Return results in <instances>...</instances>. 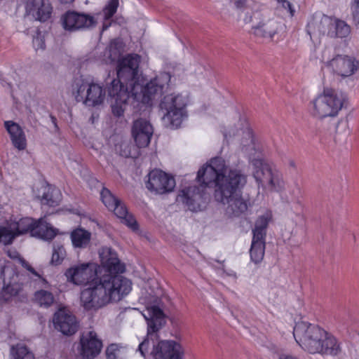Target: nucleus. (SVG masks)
<instances>
[{
  "mask_svg": "<svg viewBox=\"0 0 359 359\" xmlns=\"http://www.w3.org/2000/svg\"><path fill=\"white\" fill-rule=\"evenodd\" d=\"M200 187L193 186L182 189L177 201L184 204L193 212L201 210L208 198L205 187L215 186V199L227 203L226 212L230 216L238 217L245 212L248 201L238 194L247 182V177L237 169L227 170L225 161L221 158H215L204 165L197 173Z\"/></svg>",
  "mask_w": 359,
  "mask_h": 359,
  "instance_id": "obj_1",
  "label": "nucleus"
},
{
  "mask_svg": "<svg viewBox=\"0 0 359 359\" xmlns=\"http://www.w3.org/2000/svg\"><path fill=\"white\" fill-rule=\"evenodd\" d=\"M101 263L108 272L97 277L81 292V304L87 311L97 310L108 304L121 301L132 289L128 278L116 273H123L125 266L121 263L116 253L105 248L100 253Z\"/></svg>",
  "mask_w": 359,
  "mask_h": 359,
  "instance_id": "obj_2",
  "label": "nucleus"
},
{
  "mask_svg": "<svg viewBox=\"0 0 359 359\" xmlns=\"http://www.w3.org/2000/svg\"><path fill=\"white\" fill-rule=\"evenodd\" d=\"M140 62V57L137 54H129L118 60V79H113L107 89L112 113L116 116L123 114L130 90L138 83Z\"/></svg>",
  "mask_w": 359,
  "mask_h": 359,
  "instance_id": "obj_3",
  "label": "nucleus"
},
{
  "mask_svg": "<svg viewBox=\"0 0 359 359\" xmlns=\"http://www.w3.org/2000/svg\"><path fill=\"white\" fill-rule=\"evenodd\" d=\"M293 335L302 348L309 353L337 355L341 351L337 339L318 325L298 322L294 327Z\"/></svg>",
  "mask_w": 359,
  "mask_h": 359,
  "instance_id": "obj_4",
  "label": "nucleus"
},
{
  "mask_svg": "<svg viewBox=\"0 0 359 359\" xmlns=\"http://www.w3.org/2000/svg\"><path fill=\"white\" fill-rule=\"evenodd\" d=\"M346 96L334 89L325 88L313 102V114L318 118L334 117L343 107Z\"/></svg>",
  "mask_w": 359,
  "mask_h": 359,
  "instance_id": "obj_5",
  "label": "nucleus"
},
{
  "mask_svg": "<svg viewBox=\"0 0 359 359\" xmlns=\"http://www.w3.org/2000/svg\"><path fill=\"white\" fill-rule=\"evenodd\" d=\"M171 76L168 72L161 73L158 76L151 80L144 86L137 83L130 90V97L149 104L156 96L166 91L170 81Z\"/></svg>",
  "mask_w": 359,
  "mask_h": 359,
  "instance_id": "obj_6",
  "label": "nucleus"
},
{
  "mask_svg": "<svg viewBox=\"0 0 359 359\" xmlns=\"http://www.w3.org/2000/svg\"><path fill=\"white\" fill-rule=\"evenodd\" d=\"M186 103L180 95H168L161 101L159 107L163 114V121L166 127L177 128L184 116Z\"/></svg>",
  "mask_w": 359,
  "mask_h": 359,
  "instance_id": "obj_7",
  "label": "nucleus"
},
{
  "mask_svg": "<svg viewBox=\"0 0 359 359\" xmlns=\"http://www.w3.org/2000/svg\"><path fill=\"white\" fill-rule=\"evenodd\" d=\"M149 317L145 316L147 320V335L144 340L139 344L137 351L141 355L146 358L147 355H151V351L154 343L153 337H157L156 334L165 324L164 313L158 306H153L147 309Z\"/></svg>",
  "mask_w": 359,
  "mask_h": 359,
  "instance_id": "obj_8",
  "label": "nucleus"
},
{
  "mask_svg": "<svg viewBox=\"0 0 359 359\" xmlns=\"http://www.w3.org/2000/svg\"><path fill=\"white\" fill-rule=\"evenodd\" d=\"M72 94L77 102L86 106L95 107L102 104L105 90L98 84L88 83L81 79H76L72 84Z\"/></svg>",
  "mask_w": 359,
  "mask_h": 359,
  "instance_id": "obj_9",
  "label": "nucleus"
},
{
  "mask_svg": "<svg viewBox=\"0 0 359 359\" xmlns=\"http://www.w3.org/2000/svg\"><path fill=\"white\" fill-rule=\"evenodd\" d=\"M101 199L105 206L121 219V222L133 231L138 229V225L133 215L128 212L126 205L119 199L116 198L111 191L103 188L101 193Z\"/></svg>",
  "mask_w": 359,
  "mask_h": 359,
  "instance_id": "obj_10",
  "label": "nucleus"
},
{
  "mask_svg": "<svg viewBox=\"0 0 359 359\" xmlns=\"http://www.w3.org/2000/svg\"><path fill=\"white\" fill-rule=\"evenodd\" d=\"M63 28L69 32H76L95 27V18L89 14L69 11L61 17Z\"/></svg>",
  "mask_w": 359,
  "mask_h": 359,
  "instance_id": "obj_11",
  "label": "nucleus"
},
{
  "mask_svg": "<svg viewBox=\"0 0 359 359\" xmlns=\"http://www.w3.org/2000/svg\"><path fill=\"white\" fill-rule=\"evenodd\" d=\"M175 187V180L161 170H153L148 174L146 187L156 194L171 192Z\"/></svg>",
  "mask_w": 359,
  "mask_h": 359,
  "instance_id": "obj_12",
  "label": "nucleus"
},
{
  "mask_svg": "<svg viewBox=\"0 0 359 359\" xmlns=\"http://www.w3.org/2000/svg\"><path fill=\"white\" fill-rule=\"evenodd\" d=\"M102 342L94 331L83 332L80 336L78 351L84 359H93L101 352Z\"/></svg>",
  "mask_w": 359,
  "mask_h": 359,
  "instance_id": "obj_13",
  "label": "nucleus"
},
{
  "mask_svg": "<svg viewBox=\"0 0 359 359\" xmlns=\"http://www.w3.org/2000/svg\"><path fill=\"white\" fill-rule=\"evenodd\" d=\"M53 323L55 329L65 336L74 334L79 326L75 316L65 309H59L55 313Z\"/></svg>",
  "mask_w": 359,
  "mask_h": 359,
  "instance_id": "obj_14",
  "label": "nucleus"
},
{
  "mask_svg": "<svg viewBox=\"0 0 359 359\" xmlns=\"http://www.w3.org/2000/svg\"><path fill=\"white\" fill-rule=\"evenodd\" d=\"M183 353L181 345L172 340L158 341L151 351L154 359H182Z\"/></svg>",
  "mask_w": 359,
  "mask_h": 359,
  "instance_id": "obj_15",
  "label": "nucleus"
},
{
  "mask_svg": "<svg viewBox=\"0 0 359 359\" xmlns=\"http://www.w3.org/2000/svg\"><path fill=\"white\" fill-rule=\"evenodd\" d=\"M97 272L93 265L89 263L81 264L68 269L65 272L67 280L75 285H83L93 282Z\"/></svg>",
  "mask_w": 359,
  "mask_h": 359,
  "instance_id": "obj_16",
  "label": "nucleus"
},
{
  "mask_svg": "<svg viewBox=\"0 0 359 359\" xmlns=\"http://www.w3.org/2000/svg\"><path fill=\"white\" fill-rule=\"evenodd\" d=\"M329 68L334 74L344 78L355 73L358 68V62L353 57L337 54L330 61Z\"/></svg>",
  "mask_w": 359,
  "mask_h": 359,
  "instance_id": "obj_17",
  "label": "nucleus"
},
{
  "mask_svg": "<svg viewBox=\"0 0 359 359\" xmlns=\"http://www.w3.org/2000/svg\"><path fill=\"white\" fill-rule=\"evenodd\" d=\"M25 13L35 20L45 22L50 18L52 6L48 0H24Z\"/></svg>",
  "mask_w": 359,
  "mask_h": 359,
  "instance_id": "obj_18",
  "label": "nucleus"
},
{
  "mask_svg": "<svg viewBox=\"0 0 359 359\" xmlns=\"http://www.w3.org/2000/svg\"><path fill=\"white\" fill-rule=\"evenodd\" d=\"M153 132L152 126L146 119L138 118L133 122L132 135L137 147H145L148 146Z\"/></svg>",
  "mask_w": 359,
  "mask_h": 359,
  "instance_id": "obj_19",
  "label": "nucleus"
},
{
  "mask_svg": "<svg viewBox=\"0 0 359 359\" xmlns=\"http://www.w3.org/2000/svg\"><path fill=\"white\" fill-rule=\"evenodd\" d=\"M241 137L240 141V147L243 151L248 154H251L255 150V144L252 130L245 128L244 130L231 128L228 133H224V137Z\"/></svg>",
  "mask_w": 359,
  "mask_h": 359,
  "instance_id": "obj_20",
  "label": "nucleus"
},
{
  "mask_svg": "<svg viewBox=\"0 0 359 359\" xmlns=\"http://www.w3.org/2000/svg\"><path fill=\"white\" fill-rule=\"evenodd\" d=\"M333 18L323 15L319 20H314L307 25V32L311 37L313 36L327 35L332 29Z\"/></svg>",
  "mask_w": 359,
  "mask_h": 359,
  "instance_id": "obj_21",
  "label": "nucleus"
},
{
  "mask_svg": "<svg viewBox=\"0 0 359 359\" xmlns=\"http://www.w3.org/2000/svg\"><path fill=\"white\" fill-rule=\"evenodd\" d=\"M278 23L273 19H263L259 23L253 25L252 33L258 37L272 39L276 34Z\"/></svg>",
  "mask_w": 359,
  "mask_h": 359,
  "instance_id": "obj_22",
  "label": "nucleus"
},
{
  "mask_svg": "<svg viewBox=\"0 0 359 359\" xmlns=\"http://www.w3.org/2000/svg\"><path fill=\"white\" fill-rule=\"evenodd\" d=\"M37 196L41 199L43 205H47L50 207L58 205L61 201L60 191L49 185H42L39 190V194Z\"/></svg>",
  "mask_w": 359,
  "mask_h": 359,
  "instance_id": "obj_23",
  "label": "nucleus"
},
{
  "mask_svg": "<svg viewBox=\"0 0 359 359\" xmlns=\"http://www.w3.org/2000/svg\"><path fill=\"white\" fill-rule=\"evenodd\" d=\"M252 165L253 166L252 175L256 182L263 187H266V183L273 172L272 169L260 159H253Z\"/></svg>",
  "mask_w": 359,
  "mask_h": 359,
  "instance_id": "obj_24",
  "label": "nucleus"
},
{
  "mask_svg": "<svg viewBox=\"0 0 359 359\" xmlns=\"http://www.w3.org/2000/svg\"><path fill=\"white\" fill-rule=\"evenodd\" d=\"M5 127L10 134L11 139L14 147L19 150H23L26 148V138L20 126L13 122L6 121Z\"/></svg>",
  "mask_w": 359,
  "mask_h": 359,
  "instance_id": "obj_25",
  "label": "nucleus"
},
{
  "mask_svg": "<svg viewBox=\"0 0 359 359\" xmlns=\"http://www.w3.org/2000/svg\"><path fill=\"white\" fill-rule=\"evenodd\" d=\"M55 235V230L41 218L36 221L34 229H32V236L43 240H51Z\"/></svg>",
  "mask_w": 359,
  "mask_h": 359,
  "instance_id": "obj_26",
  "label": "nucleus"
},
{
  "mask_svg": "<svg viewBox=\"0 0 359 359\" xmlns=\"http://www.w3.org/2000/svg\"><path fill=\"white\" fill-rule=\"evenodd\" d=\"M91 233L81 228H77L71 233V239L75 248H84L90 243Z\"/></svg>",
  "mask_w": 359,
  "mask_h": 359,
  "instance_id": "obj_27",
  "label": "nucleus"
},
{
  "mask_svg": "<svg viewBox=\"0 0 359 359\" xmlns=\"http://www.w3.org/2000/svg\"><path fill=\"white\" fill-rule=\"evenodd\" d=\"M271 217V212L270 211H266L264 215L258 217L255 223V229L252 231L253 237H255V239H265L266 229Z\"/></svg>",
  "mask_w": 359,
  "mask_h": 359,
  "instance_id": "obj_28",
  "label": "nucleus"
},
{
  "mask_svg": "<svg viewBox=\"0 0 359 359\" xmlns=\"http://www.w3.org/2000/svg\"><path fill=\"white\" fill-rule=\"evenodd\" d=\"M265 241L264 238L255 239L252 237L251 248L250 250V257L255 263L260 262L264 255Z\"/></svg>",
  "mask_w": 359,
  "mask_h": 359,
  "instance_id": "obj_29",
  "label": "nucleus"
},
{
  "mask_svg": "<svg viewBox=\"0 0 359 359\" xmlns=\"http://www.w3.org/2000/svg\"><path fill=\"white\" fill-rule=\"evenodd\" d=\"M351 33V27L344 21L333 20L332 29L330 33L331 38H346Z\"/></svg>",
  "mask_w": 359,
  "mask_h": 359,
  "instance_id": "obj_30",
  "label": "nucleus"
},
{
  "mask_svg": "<svg viewBox=\"0 0 359 359\" xmlns=\"http://www.w3.org/2000/svg\"><path fill=\"white\" fill-rule=\"evenodd\" d=\"M11 359H34L33 353L23 344H18L11 347Z\"/></svg>",
  "mask_w": 359,
  "mask_h": 359,
  "instance_id": "obj_31",
  "label": "nucleus"
},
{
  "mask_svg": "<svg viewBox=\"0 0 359 359\" xmlns=\"http://www.w3.org/2000/svg\"><path fill=\"white\" fill-rule=\"evenodd\" d=\"M37 220H34L30 217H25L20 219L16 224L15 229L18 236L24 234L29 232L32 234V229H34L36 222Z\"/></svg>",
  "mask_w": 359,
  "mask_h": 359,
  "instance_id": "obj_32",
  "label": "nucleus"
},
{
  "mask_svg": "<svg viewBox=\"0 0 359 359\" xmlns=\"http://www.w3.org/2000/svg\"><path fill=\"white\" fill-rule=\"evenodd\" d=\"M34 300L40 306L46 308L50 306L55 302L53 294L43 290L35 292Z\"/></svg>",
  "mask_w": 359,
  "mask_h": 359,
  "instance_id": "obj_33",
  "label": "nucleus"
},
{
  "mask_svg": "<svg viewBox=\"0 0 359 359\" xmlns=\"http://www.w3.org/2000/svg\"><path fill=\"white\" fill-rule=\"evenodd\" d=\"M266 187H268L271 191H279L284 189L285 183L278 172H273L266 183Z\"/></svg>",
  "mask_w": 359,
  "mask_h": 359,
  "instance_id": "obj_34",
  "label": "nucleus"
},
{
  "mask_svg": "<svg viewBox=\"0 0 359 359\" xmlns=\"http://www.w3.org/2000/svg\"><path fill=\"white\" fill-rule=\"evenodd\" d=\"M18 236L16 231L11 228L0 226V243L4 245H10Z\"/></svg>",
  "mask_w": 359,
  "mask_h": 359,
  "instance_id": "obj_35",
  "label": "nucleus"
},
{
  "mask_svg": "<svg viewBox=\"0 0 359 359\" xmlns=\"http://www.w3.org/2000/svg\"><path fill=\"white\" fill-rule=\"evenodd\" d=\"M20 290V287L17 283H8L4 282L2 290V297L5 301H8L12 297L16 296Z\"/></svg>",
  "mask_w": 359,
  "mask_h": 359,
  "instance_id": "obj_36",
  "label": "nucleus"
},
{
  "mask_svg": "<svg viewBox=\"0 0 359 359\" xmlns=\"http://www.w3.org/2000/svg\"><path fill=\"white\" fill-rule=\"evenodd\" d=\"M337 55L332 47L325 46L319 50L318 57L329 68V62Z\"/></svg>",
  "mask_w": 359,
  "mask_h": 359,
  "instance_id": "obj_37",
  "label": "nucleus"
},
{
  "mask_svg": "<svg viewBox=\"0 0 359 359\" xmlns=\"http://www.w3.org/2000/svg\"><path fill=\"white\" fill-rule=\"evenodd\" d=\"M123 347L116 344H110L106 350L107 359H121Z\"/></svg>",
  "mask_w": 359,
  "mask_h": 359,
  "instance_id": "obj_38",
  "label": "nucleus"
},
{
  "mask_svg": "<svg viewBox=\"0 0 359 359\" xmlns=\"http://www.w3.org/2000/svg\"><path fill=\"white\" fill-rule=\"evenodd\" d=\"M66 256L63 245L57 244L53 246L51 262L56 265L60 264Z\"/></svg>",
  "mask_w": 359,
  "mask_h": 359,
  "instance_id": "obj_39",
  "label": "nucleus"
},
{
  "mask_svg": "<svg viewBox=\"0 0 359 359\" xmlns=\"http://www.w3.org/2000/svg\"><path fill=\"white\" fill-rule=\"evenodd\" d=\"M115 150L120 156L126 158L131 155V145L126 141H123L116 144Z\"/></svg>",
  "mask_w": 359,
  "mask_h": 359,
  "instance_id": "obj_40",
  "label": "nucleus"
},
{
  "mask_svg": "<svg viewBox=\"0 0 359 359\" xmlns=\"http://www.w3.org/2000/svg\"><path fill=\"white\" fill-rule=\"evenodd\" d=\"M118 6V0H110L108 5L104 10V17L106 19L111 18L116 12Z\"/></svg>",
  "mask_w": 359,
  "mask_h": 359,
  "instance_id": "obj_41",
  "label": "nucleus"
},
{
  "mask_svg": "<svg viewBox=\"0 0 359 359\" xmlns=\"http://www.w3.org/2000/svg\"><path fill=\"white\" fill-rule=\"evenodd\" d=\"M121 48V43L115 39L113 40L109 46V52H110V57L112 60H115L117 57L119 56L121 53L120 48Z\"/></svg>",
  "mask_w": 359,
  "mask_h": 359,
  "instance_id": "obj_42",
  "label": "nucleus"
},
{
  "mask_svg": "<svg viewBox=\"0 0 359 359\" xmlns=\"http://www.w3.org/2000/svg\"><path fill=\"white\" fill-rule=\"evenodd\" d=\"M33 46L36 50H43L45 48L46 46L43 36L40 33H38L36 36H34Z\"/></svg>",
  "mask_w": 359,
  "mask_h": 359,
  "instance_id": "obj_43",
  "label": "nucleus"
},
{
  "mask_svg": "<svg viewBox=\"0 0 359 359\" xmlns=\"http://www.w3.org/2000/svg\"><path fill=\"white\" fill-rule=\"evenodd\" d=\"M280 6L287 11L291 16L294 15V10L292 7V4L287 0H277Z\"/></svg>",
  "mask_w": 359,
  "mask_h": 359,
  "instance_id": "obj_44",
  "label": "nucleus"
},
{
  "mask_svg": "<svg viewBox=\"0 0 359 359\" xmlns=\"http://www.w3.org/2000/svg\"><path fill=\"white\" fill-rule=\"evenodd\" d=\"M355 7L353 11V19L359 24V0H355Z\"/></svg>",
  "mask_w": 359,
  "mask_h": 359,
  "instance_id": "obj_45",
  "label": "nucleus"
},
{
  "mask_svg": "<svg viewBox=\"0 0 359 359\" xmlns=\"http://www.w3.org/2000/svg\"><path fill=\"white\" fill-rule=\"evenodd\" d=\"M247 0H236L234 1V6L238 10H243L246 7Z\"/></svg>",
  "mask_w": 359,
  "mask_h": 359,
  "instance_id": "obj_46",
  "label": "nucleus"
},
{
  "mask_svg": "<svg viewBox=\"0 0 359 359\" xmlns=\"http://www.w3.org/2000/svg\"><path fill=\"white\" fill-rule=\"evenodd\" d=\"M22 265L26 268L29 271L35 275L36 276H39V275L36 273V271L32 268L26 261H22Z\"/></svg>",
  "mask_w": 359,
  "mask_h": 359,
  "instance_id": "obj_47",
  "label": "nucleus"
},
{
  "mask_svg": "<svg viewBox=\"0 0 359 359\" xmlns=\"http://www.w3.org/2000/svg\"><path fill=\"white\" fill-rule=\"evenodd\" d=\"M22 265L26 268L29 271L35 275L36 276H39V275L36 273V271L32 268L26 261H22Z\"/></svg>",
  "mask_w": 359,
  "mask_h": 359,
  "instance_id": "obj_48",
  "label": "nucleus"
},
{
  "mask_svg": "<svg viewBox=\"0 0 359 359\" xmlns=\"http://www.w3.org/2000/svg\"><path fill=\"white\" fill-rule=\"evenodd\" d=\"M22 265L26 268L29 271L35 275L36 276H39V275L36 273V271L32 268L26 261H22Z\"/></svg>",
  "mask_w": 359,
  "mask_h": 359,
  "instance_id": "obj_49",
  "label": "nucleus"
},
{
  "mask_svg": "<svg viewBox=\"0 0 359 359\" xmlns=\"http://www.w3.org/2000/svg\"><path fill=\"white\" fill-rule=\"evenodd\" d=\"M22 265L26 268L29 271L35 275L36 276H39V275L36 273V271L32 268L26 261H22Z\"/></svg>",
  "mask_w": 359,
  "mask_h": 359,
  "instance_id": "obj_50",
  "label": "nucleus"
},
{
  "mask_svg": "<svg viewBox=\"0 0 359 359\" xmlns=\"http://www.w3.org/2000/svg\"><path fill=\"white\" fill-rule=\"evenodd\" d=\"M287 163L289 166V168L293 169V170H295L296 169V163H295V161L292 159V158H288L287 160Z\"/></svg>",
  "mask_w": 359,
  "mask_h": 359,
  "instance_id": "obj_51",
  "label": "nucleus"
},
{
  "mask_svg": "<svg viewBox=\"0 0 359 359\" xmlns=\"http://www.w3.org/2000/svg\"><path fill=\"white\" fill-rule=\"evenodd\" d=\"M279 359H297L293 356L287 355H281Z\"/></svg>",
  "mask_w": 359,
  "mask_h": 359,
  "instance_id": "obj_52",
  "label": "nucleus"
},
{
  "mask_svg": "<svg viewBox=\"0 0 359 359\" xmlns=\"http://www.w3.org/2000/svg\"><path fill=\"white\" fill-rule=\"evenodd\" d=\"M7 269L5 265L0 264L1 276H4L5 270Z\"/></svg>",
  "mask_w": 359,
  "mask_h": 359,
  "instance_id": "obj_53",
  "label": "nucleus"
},
{
  "mask_svg": "<svg viewBox=\"0 0 359 359\" xmlns=\"http://www.w3.org/2000/svg\"><path fill=\"white\" fill-rule=\"evenodd\" d=\"M74 0H60V1L62 3V4H70L72 2H73Z\"/></svg>",
  "mask_w": 359,
  "mask_h": 359,
  "instance_id": "obj_54",
  "label": "nucleus"
},
{
  "mask_svg": "<svg viewBox=\"0 0 359 359\" xmlns=\"http://www.w3.org/2000/svg\"><path fill=\"white\" fill-rule=\"evenodd\" d=\"M109 27V25H104L103 27H102V30H106L107 28Z\"/></svg>",
  "mask_w": 359,
  "mask_h": 359,
  "instance_id": "obj_55",
  "label": "nucleus"
},
{
  "mask_svg": "<svg viewBox=\"0 0 359 359\" xmlns=\"http://www.w3.org/2000/svg\"><path fill=\"white\" fill-rule=\"evenodd\" d=\"M46 67H47V68H48V67L51 68L52 67H51V65H50L49 64H46V65H44V68H46Z\"/></svg>",
  "mask_w": 359,
  "mask_h": 359,
  "instance_id": "obj_56",
  "label": "nucleus"
},
{
  "mask_svg": "<svg viewBox=\"0 0 359 359\" xmlns=\"http://www.w3.org/2000/svg\"><path fill=\"white\" fill-rule=\"evenodd\" d=\"M251 21H252V17L251 16L249 18L248 20H246V22H250Z\"/></svg>",
  "mask_w": 359,
  "mask_h": 359,
  "instance_id": "obj_57",
  "label": "nucleus"
}]
</instances>
